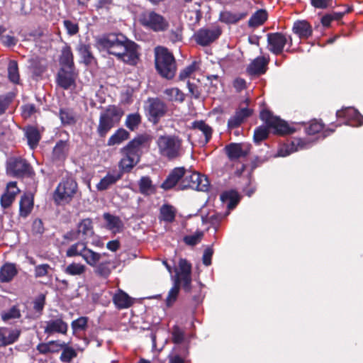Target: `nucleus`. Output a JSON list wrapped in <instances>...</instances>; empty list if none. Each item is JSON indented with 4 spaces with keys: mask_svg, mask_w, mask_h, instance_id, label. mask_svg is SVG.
Instances as JSON below:
<instances>
[{
    "mask_svg": "<svg viewBox=\"0 0 363 363\" xmlns=\"http://www.w3.org/2000/svg\"><path fill=\"white\" fill-rule=\"evenodd\" d=\"M97 44L109 54L116 56L124 62L136 65V44L130 42L121 33H108L96 40Z\"/></svg>",
    "mask_w": 363,
    "mask_h": 363,
    "instance_id": "1",
    "label": "nucleus"
},
{
    "mask_svg": "<svg viewBox=\"0 0 363 363\" xmlns=\"http://www.w3.org/2000/svg\"><path fill=\"white\" fill-rule=\"evenodd\" d=\"M121 153L123 156L118 163L119 170L113 169L108 172L96 184L98 191H102L107 190L112 185L119 181L125 172H130L135 164V158L136 157V138L132 139L128 143L121 149Z\"/></svg>",
    "mask_w": 363,
    "mask_h": 363,
    "instance_id": "2",
    "label": "nucleus"
},
{
    "mask_svg": "<svg viewBox=\"0 0 363 363\" xmlns=\"http://www.w3.org/2000/svg\"><path fill=\"white\" fill-rule=\"evenodd\" d=\"M259 118L265 123V125H259L254 130L253 140L257 145L268 138L270 131L275 135H285L294 133L295 128L280 118L274 116L268 109L260 111Z\"/></svg>",
    "mask_w": 363,
    "mask_h": 363,
    "instance_id": "3",
    "label": "nucleus"
},
{
    "mask_svg": "<svg viewBox=\"0 0 363 363\" xmlns=\"http://www.w3.org/2000/svg\"><path fill=\"white\" fill-rule=\"evenodd\" d=\"M191 264L184 258H180L178 267L174 268L175 275L172 278L173 286L169 291L166 298V305L171 306L177 299L180 287L184 291L189 293L191 290Z\"/></svg>",
    "mask_w": 363,
    "mask_h": 363,
    "instance_id": "4",
    "label": "nucleus"
},
{
    "mask_svg": "<svg viewBox=\"0 0 363 363\" xmlns=\"http://www.w3.org/2000/svg\"><path fill=\"white\" fill-rule=\"evenodd\" d=\"M159 154L169 161L181 157L184 153L183 140L176 135H165L157 141Z\"/></svg>",
    "mask_w": 363,
    "mask_h": 363,
    "instance_id": "5",
    "label": "nucleus"
},
{
    "mask_svg": "<svg viewBox=\"0 0 363 363\" xmlns=\"http://www.w3.org/2000/svg\"><path fill=\"white\" fill-rule=\"evenodd\" d=\"M155 65L157 72L163 78L171 79L175 76L176 60L167 48L158 46L155 48Z\"/></svg>",
    "mask_w": 363,
    "mask_h": 363,
    "instance_id": "6",
    "label": "nucleus"
},
{
    "mask_svg": "<svg viewBox=\"0 0 363 363\" xmlns=\"http://www.w3.org/2000/svg\"><path fill=\"white\" fill-rule=\"evenodd\" d=\"M124 114L123 109L115 105H109L101 113L96 132L100 138H105L107 133L119 123Z\"/></svg>",
    "mask_w": 363,
    "mask_h": 363,
    "instance_id": "7",
    "label": "nucleus"
},
{
    "mask_svg": "<svg viewBox=\"0 0 363 363\" xmlns=\"http://www.w3.org/2000/svg\"><path fill=\"white\" fill-rule=\"evenodd\" d=\"M78 189V185L72 178L63 179L56 187L52 199L57 205L69 203Z\"/></svg>",
    "mask_w": 363,
    "mask_h": 363,
    "instance_id": "8",
    "label": "nucleus"
},
{
    "mask_svg": "<svg viewBox=\"0 0 363 363\" xmlns=\"http://www.w3.org/2000/svg\"><path fill=\"white\" fill-rule=\"evenodd\" d=\"M138 21L143 26L156 33L166 31L169 26L168 21L163 16L152 10L142 12Z\"/></svg>",
    "mask_w": 363,
    "mask_h": 363,
    "instance_id": "9",
    "label": "nucleus"
},
{
    "mask_svg": "<svg viewBox=\"0 0 363 363\" xmlns=\"http://www.w3.org/2000/svg\"><path fill=\"white\" fill-rule=\"evenodd\" d=\"M267 48L275 55H282L283 58H286V55H283L284 47L288 45L289 48L286 52H292L291 48L293 45V40L291 35H288L281 32L269 33L267 35Z\"/></svg>",
    "mask_w": 363,
    "mask_h": 363,
    "instance_id": "10",
    "label": "nucleus"
},
{
    "mask_svg": "<svg viewBox=\"0 0 363 363\" xmlns=\"http://www.w3.org/2000/svg\"><path fill=\"white\" fill-rule=\"evenodd\" d=\"M7 172L16 178H33L35 175V171L30 163L21 157L14 158L9 162Z\"/></svg>",
    "mask_w": 363,
    "mask_h": 363,
    "instance_id": "11",
    "label": "nucleus"
},
{
    "mask_svg": "<svg viewBox=\"0 0 363 363\" xmlns=\"http://www.w3.org/2000/svg\"><path fill=\"white\" fill-rule=\"evenodd\" d=\"M67 257H82L87 264H94L99 257L98 252L87 247V242L79 241L72 244L66 251Z\"/></svg>",
    "mask_w": 363,
    "mask_h": 363,
    "instance_id": "12",
    "label": "nucleus"
},
{
    "mask_svg": "<svg viewBox=\"0 0 363 363\" xmlns=\"http://www.w3.org/2000/svg\"><path fill=\"white\" fill-rule=\"evenodd\" d=\"M222 34V30L219 26L213 28H200L195 33V40L201 46H207L216 41Z\"/></svg>",
    "mask_w": 363,
    "mask_h": 363,
    "instance_id": "13",
    "label": "nucleus"
},
{
    "mask_svg": "<svg viewBox=\"0 0 363 363\" xmlns=\"http://www.w3.org/2000/svg\"><path fill=\"white\" fill-rule=\"evenodd\" d=\"M251 145L243 143H231L224 147L230 161L234 162L245 157L250 154Z\"/></svg>",
    "mask_w": 363,
    "mask_h": 363,
    "instance_id": "14",
    "label": "nucleus"
},
{
    "mask_svg": "<svg viewBox=\"0 0 363 363\" xmlns=\"http://www.w3.org/2000/svg\"><path fill=\"white\" fill-rule=\"evenodd\" d=\"M99 257L94 264H89L94 268V273L99 277L107 279L112 271L116 268L115 262L111 259L101 260V255L98 252Z\"/></svg>",
    "mask_w": 363,
    "mask_h": 363,
    "instance_id": "15",
    "label": "nucleus"
},
{
    "mask_svg": "<svg viewBox=\"0 0 363 363\" xmlns=\"http://www.w3.org/2000/svg\"><path fill=\"white\" fill-rule=\"evenodd\" d=\"M77 73L76 67H60L57 73V82L64 89L75 84Z\"/></svg>",
    "mask_w": 363,
    "mask_h": 363,
    "instance_id": "16",
    "label": "nucleus"
},
{
    "mask_svg": "<svg viewBox=\"0 0 363 363\" xmlns=\"http://www.w3.org/2000/svg\"><path fill=\"white\" fill-rule=\"evenodd\" d=\"M76 51L80 57V63L84 64L86 67H96L98 65V60L92 52L90 44L80 42L76 48Z\"/></svg>",
    "mask_w": 363,
    "mask_h": 363,
    "instance_id": "17",
    "label": "nucleus"
},
{
    "mask_svg": "<svg viewBox=\"0 0 363 363\" xmlns=\"http://www.w3.org/2000/svg\"><path fill=\"white\" fill-rule=\"evenodd\" d=\"M44 333L48 335L54 333L66 335L68 331V324L63 320V315L58 314L55 319L45 322Z\"/></svg>",
    "mask_w": 363,
    "mask_h": 363,
    "instance_id": "18",
    "label": "nucleus"
},
{
    "mask_svg": "<svg viewBox=\"0 0 363 363\" xmlns=\"http://www.w3.org/2000/svg\"><path fill=\"white\" fill-rule=\"evenodd\" d=\"M336 116L339 120L342 119V122L335 125V128L342 124L352 125V121H359L360 118H363L359 112L352 107H347L337 111Z\"/></svg>",
    "mask_w": 363,
    "mask_h": 363,
    "instance_id": "19",
    "label": "nucleus"
},
{
    "mask_svg": "<svg viewBox=\"0 0 363 363\" xmlns=\"http://www.w3.org/2000/svg\"><path fill=\"white\" fill-rule=\"evenodd\" d=\"M148 113L152 121L157 123L167 110L166 104L158 98L149 99Z\"/></svg>",
    "mask_w": 363,
    "mask_h": 363,
    "instance_id": "20",
    "label": "nucleus"
},
{
    "mask_svg": "<svg viewBox=\"0 0 363 363\" xmlns=\"http://www.w3.org/2000/svg\"><path fill=\"white\" fill-rule=\"evenodd\" d=\"M185 173L186 169L184 167H174L162 183L160 187L165 191L173 189L179 182H181Z\"/></svg>",
    "mask_w": 363,
    "mask_h": 363,
    "instance_id": "21",
    "label": "nucleus"
},
{
    "mask_svg": "<svg viewBox=\"0 0 363 363\" xmlns=\"http://www.w3.org/2000/svg\"><path fill=\"white\" fill-rule=\"evenodd\" d=\"M311 143L301 138H294L278 150V155L286 157L300 150L308 147Z\"/></svg>",
    "mask_w": 363,
    "mask_h": 363,
    "instance_id": "22",
    "label": "nucleus"
},
{
    "mask_svg": "<svg viewBox=\"0 0 363 363\" xmlns=\"http://www.w3.org/2000/svg\"><path fill=\"white\" fill-rule=\"evenodd\" d=\"M24 137L30 150H35L39 145L42 134L39 128L33 125H28L23 128Z\"/></svg>",
    "mask_w": 363,
    "mask_h": 363,
    "instance_id": "23",
    "label": "nucleus"
},
{
    "mask_svg": "<svg viewBox=\"0 0 363 363\" xmlns=\"http://www.w3.org/2000/svg\"><path fill=\"white\" fill-rule=\"evenodd\" d=\"M269 62V57L259 56L256 57L247 67V71L250 75L264 74L267 69V65Z\"/></svg>",
    "mask_w": 363,
    "mask_h": 363,
    "instance_id": "24",
    "label": "nucleus"
},
{
    "mask_svg": "<svg viewBox=\"0 0 363 363\" xmlns=\"http://www.w3.org/2000/svg\"><path fill=\"white\" fill-rule=\"evenodd\" d=\"M252 113V109L247 107L237 109L235 114L228 121V129L238 128L245 121V120L251 116Z\"/></svg>",
    "mask_w": 363,
    "mask_h": 363,
    "instance_id": "25",
    "label": "nucleus"
},
{
    "mask_svg": "<svg viewBox=\"0 0 363 363\" xmlns=\"http://www.w3.org/2000/svg\"><path fill=\"white\" fill-rule=\"evenodd\" d=\"M20 192L16 182H10L7 184L6 191L2 194L0 203L3 208H9L15 201L16 195Z\"/></svg>",
    "mask_w": 363,
    "mask_h": 363,
    "instance_id": "26",
    "label": "nucleus"
},
{
    "mask_svg": "<svg viewBox=\"0 0 363 363\" xmlns=\"http://www.w3.org/2000/svg\"><path fill=\"white\" fill-rule=\"evenodd\" d=\"M292 31L301 40L308 39L313 35L311 25L306 20H298L294 23Z\"/></svg>",
    "mask_w": 363,
    "mask_h": 363,
    "instance_id": "27",
    "label": "nucleus"
},
{
    "mask_svg": "<svg viewBox=\"0 0 363 363\" xmlns=\"http://www.w3.org/2000/svg\"><path fill=\"white\" fill-rule=\"evenodd\" d=\"M249 14L247 9H242L238 13L230 11H223L219 14V21L225 24H236L240 21L245 18Z\"/></svg>",
    "mask_w": 363,
    "mask_h": 363,
    "instance_id": "28",
    "label": "nucleus"
},
{
    "mask_svg": "<svg viewBox=\"0 0 363 363\" xmlns=\"http://www.w3.org/2000/svg\"><path fill=\"white\" fill-rule=\"evenodd\" d=\"M325 125L321 121L317 119L311 120L305 131L307 135H313L323 130V137L326 138L335 132V128L324 129Z\"/></svg>",
    "mask_w": 363,
    "mask_h": 363,
    "instance_id": "29",
    "label": "nucleus"
},
{
    "mask_svg": "<svg viewBox=\"0 0 363 363\" xmlns=\"http://www.w3.org/2000/svg\"><path fill=\"white\" fill-rule=\"evenodd\" d=\"M59 62L60 67H75L74 54L71 46L67 43H65L61 50Z\"/></svg>",
    "mask_w": 363,
    "mask_h": 363,
    "instance_id": "30",
    "label": "nucleus"
},
{
    "mask_svg": "<svg viewBox=\"0 0 363 363\" xmlns=\"http://www.w3.org/2000/svg\"><path fill=\"white\" fill-rule=\"evenodd\" d=\"M191 128L194 130H199L203 134L204 139L199 141L202 145H206L211 139L213 129L204 121H194L191 123Z\"/></svg>",
    "mask_w": 363,
    "mask_h": 363,
    "instance_id": "31",
    "label": "nucleus"
},
{
    "mask_svg": "<svg viewBox=\"0 0 363 363\" xmlns=\"http://www.w3.org/2000/svg\"><path fill=\"white\" fill-rule=\"evenodd\" d=\"M50 344H55L57 347L62 349L60 359L63 362H70L72 359L77 357V353L74 349L68 347L65 342H60L59 340H51Z\"/></svg>",
    "mask_w": 363,
    "mask_h": 363,
    "instance_id": "32",
    "label": "nucleus"
},
{
    "mask_svg": "<svg viewBox=\"0 0 363 363\" xmlns=\"http://www.w3.org/2000/svg\"><path fill=\"white\" fill-rule=\"evenodd\" d=\"M200 178V174L197 172H191L186 169L185 176H183V179L179 184V189L184 190L187 189H194L197 188L199 184L196 185L195 181Z\"/></svg>",
    "mask_w": 363,
    "mask_h": 363,
    "instance_id": "33",
    "label": "nucleus"
},
{
    "mask_svg": "<svg viewBox=\"0 0 363 363\" xmlns=\"http://www.w3.org/2000/svg\"><path fill=\"white\" fill-rule=\"evenodd\" d=\"M104 219L106 222V228L113 233H121L123 228V223L118 216L109 213H104Z\"/></svg>",
    "mask_w": 363,
    "mask_h": 363,
    "instance_id": "34",
    "label": "nucleus"
},
{
    "mask_svg": "<svg viewBox=\"0 0 363 363\" xmlns=\"http://www.w3.org/2000/svg\"><path fill=\"white\" fill-rule=\"evenodd\" d=\"M268 18V13L265 9H258L250 18L247 26L251 28H257L262 26Z\"/></svg>",
    "mask_w": 363,
    "mask_h": 363,
    "instance_id": "35",
    "label": "nucleus"
},
{
    "mask_svg": "<svg viewBox=\"0 0 363 363\" xmlns=\"http://www.w3.org/2000/svg\"><path fill=\"white\" fill-rule=\"evenodd\" d=\"M113 301L118 309L127 308L133 303V298L121 289H118L114 294Z\"/></svg>",
    "mask_w": 363,
    "mask_h": 363,
    "instance_id": "36",
    "label": "nucleus"
},
{
    "mask_svg": "<svg viewBox=\"0 0 363 363\" xmlns=\"http://www.w3.org/2000/svg\"><path fill=\"white\" fill-rule=\"evenodd\" d=\"M18 274L16 264L6 263L0 269V281L1 283L10 282Z\"/></svg>",
    "mask_w": 363,
    "mask_h": 363,
    "instance_id": "37",
    "label": "nucleus"
},
{
    "mask_svg": "<svg viewBox=\"0 0 363 363\" xmlns=\"http://www.w3.org/2000/svg\"><path fill=\"white\" fill-rule=\"evenodd\" d=\"M33 208V199L27 194L21 196L19 201V216L26 218Z\"/></svg>",
    "mask_w": 363,
    "mask_h": 363,
    "instance_id": "38",
    "label": "nucleus"
},
{
    "mask_svg": "<svg viewBox=\"0 0 363 363\" xmlns=\"http://www.w3.org/2000/svg\"><path fill=\"white\" fill-rule=\"evenodd\" d=\"M69 150L67 141L59 140L52 150V159L57 161H63L66 159Z\"/></svg>",
    "mask_w": 363,
    "mask_h": 363,
    "instance_id": "39",
    "label": "nucleus"
},
{
    "mask_svg": "<svg viewBox=\"0 0 363 363\" xmlns=\"http://www.w3.org/2000/svg\"><path fill=\"white\" fill-rule=\"evenodd\" d=\"M129 132L123 128H120L118 130H116L115 133L108 138L107 141V145L113 146L116 145H120L123 141L129 139Z\"/></svg>",
    "mask_w": 363,
    "mask_h": 363,
    "instance_id": "40",
    "label": "nucleus"
},
{
    "mask_svg": "<svg viewBox=\"0 0 363 363\" xmlns=\"http://www.w3.org/2000/svg\"><path fill=\"white\" fill-rule=\"evenodd\" d=\"M59 116L63 125H73L77 123L76 114L71 108H60Z\"/></svg>",
    "mask_w": 363,
    "mask_h": 363,
    "instance_id": "41",
    "label": "nucleus"
},
{
    "mask_svg": "<svg viewBox=\"0 0 363 363\" xmlns=\"http://www.w3.org/2000/svg\"><path fill=\"white\" fill-rule=\"evenodd\" d=\"M77 231L79 235H82L84 239L88 236H91L94 233L92 220L89 218L82 219L77 224Z\"/></svg>",
    "mask_w": 363,
    "mask_h": 363,
    "instance_id": "42",
    "label": "nucleus"
},
{
    "mask_svg": "<svg viewBox=\"0 0 363 363\" xmlns=\"http://www.w3.org/2000/svg\"><path fill=\"white\" fill-rule=\"evenodd\" d=\"M222 201H228V208L233 209L240 202V196L239 194L235 190L225 191L220 195Z\"/></svg>",
    "mask_w": 363,
    "mask_h": 363,
    "instance_id": "43",
    "label": "nucleus"
},
{
    "mask_svg": "<svg viewBox=\"0 0 363 363\" xmlns=\"http://www.w3.org/2000/svg\"><path fill=\"white\" fill-rule=\"evenodd\" d=\"M176 211L170 204H164L160 209V219L167 223H172L175 220Z\"/></svg>",
    "mask_w": 363,
    "mask_h": 363,
    "instance_id": "44",
    "label": "nucleus"
},
{
    "mask_svg": "<svg viewBox=\"0 0 363 363\" xmlns=\"http://www.w3.org/2000/svg\"><path fill=\"white\" fill-rule=\"evenodd\" d=\"M7 69L9 81L14 84H18L20 83V74L17 61L13 60H10Z\"/></svg>",
    "mask_w": 363,
    "mask_h": 363,
    "instance_id": "45",
    "label": "nucleus"
},
{
    "mask_svg": "<svg viewBox=\"0 0 363 363\" xmlns=\"http://www.w3.org/2000/svg\"><path fill=\"white\" fill-rule=\"evenodd\" d=\"M140 192L149 196L155 192V188L150 177H142L139 182Z\"/></svg>",
    "mask_w": 363,
    "mask_h": 363,
    "instance_id": "46",
    "label": "nucleus"
},
{
    "mask_svg": "<svg viewBox=\"0 0 363 363\" xmlns=\"http://www.w3.org/2000/svg\"><path fill=\"white\" fill-rule=\"evenodd\" d=\"M153 138L154 137L150 132L138 134V152L140 149H145L146 151H148Z\"/></svg>",
    "mask_w": 363,
    "mask_h": 363,
    "instance_id": "47",
    "label": "nucleus"
},
{
    "mask_svg": "<svg viewBox=\"0 0 363 363\" xmlns=\"http://www.w3.org/2000/svg\"><path fill=\"white\" fill-rule=\"evenodd\" d=\"M164 94L169 101L183 102L185 99L184 94L176 87L166 89Z\"/></svg>",
    "mask_w": 363,
    "mask_h": 363,
    "instance_id": "48",
    "label": "nucleus"
},
{
    "mask_svg": "<svg viewBox=\"0 0 363 363\" xmlns=\"http://www.w3.org/2000/svg\"><path fill=\"white\" fill-rule=\"evenodd\" d=\"M86 271V266L81 263L72 262L64 269L66 274L77 276L83 274Z\"/></svg>",
    "mask_w": 363,
    "mask_h": 363,
    "instance_id": "49",
    "label": "nucleus"
},
{
    "mask_svg": "<svg viewBox=\"0 0 363 363\" xmlns=\"http://www.w3.org/2000/svg\"><path fill=\"white\" fill-rule=\"evenodd\" d=\"M21 313L17 306H13L8 311H4L1 313V318L4 322H8L11 319L20 318Z\"/></svg>",
    "mask_w": 363,
    "mask_h": 363,
    "instance_id": "50",
    "label": "nucleus"
},
{
    "mask_svg": "<svg viewBox=\"0 0 363 363\" xmlns=\"http://www.w3.org/2000/svg\"><path fill=\"white\" fill-rule=\"evenodd\" d=\"M89 318L86 316H81L71 323V327L73 330V334L78 331H84L88 326Z\"/></svg>",
    "mask_w": 363,
    "mask_h": 363,
    "instance_id": "51",
    "label": "nucleus"
},
{
    "mask_svg": "<svg viewBox=\"0 0 363 363\" xmlns=\"http://www.w3.org/2000/svg\"><path fill=\"white\" fill-rule=\"evenodd\" d=\"M63 25L67 30V33L70 36L75 35L79 31V24L70 20H64Z\"/></svg>",
    "mask_w": 363,
    "mask_h": 363,
    "instance_id": "52",
    "label": "nucleus"
},
{
    "mask_svg": "<svg viewBox=\"0 0 363 363\" xmlns=\"http://www.w3.org/2000/svg\"><path fill=\"white\" fill-rule=\"evenodd\" d=\"M7 332L5 333L8 345L13 344L19 338L21 330L20 329H10L7 328Z\"/></svg>",
    "mask_w": 363,
    "mask_h": 363,
    "instance_id": "53",
    "label": "nucleus"
},
{
    "mask_svg": "<svg viewBox=\"0 0 363 363\" xmlns=\"http://www.w3.org/2000/svg\"><path fill=\"white\" fill-rule=\"evenodd\" d=\"M184 340V332L178 326L172 328V340L174 344H180Z\"/></svg>",
    "mask_w": 363,
    "mask_h": 363,
    "instance_id": "54",
    "label": "nucleus"
},
{
    "mask_svg": "<svg viewBox=\"0 0 363 363\" xmlns=\"http://www.w3.org/2000/svg\"><path fill=\"white\" fill-rule=\"evenodd\" d=\"M51 267L48 264H41L35 267L34 275L35 278H41L47 276Z\"/></svg>",
    "mask_w": 363,
    "mask_h": 363,
    "instance_id": "55",
    "label": "nucleus"
},
{
    "mask_svg": "<svg viewBox=\"0 0 363 363\" xmlns=\"http://www.w3.org/2000/svg\"><path fill=\"white\" fill-rule=\"evenodd\" d=\"M45 305V295L41 294L33 301V309L35 312L42 314Z\"/></svg>",
    "mask_w": 363,
    "mask_h": 363,
    "instance_id": "56",
    "label": "nucleus"
},
{
    "mask_svg": "<svg viewBox=\"0 0 363 363\" xmlns=\"http://www.w3.org/2000/svg\"><path fill=\"white\" fill-rule=\"evenodd\" d=\"M196 185L199 184L197 188H194V190L207 191L209 189L210 183L206 177L200 174V178L195 181Z\"/></svg>",
    "mask_w": 363,
    "mask_h": 363,
    "instance_id": "57",
    "label": "nucleus"
},
{
    "mask_svg": "<svg viewBox=\"0 0 363 363\" xmlns=\"http://www.w3.org/2000/svg\"><path fill=\"white\" fill-rule=\"evenodd\" d=\"M22 115L25 118H30L38 110L33 104H26L21 106Z\"/></svg>",
    "mask_w": 363,
    "mask_h": 363,
    "instance_id": "58",
    "label": "nucleus"
},
{
    "mask_svg": "<svg viewBox=\"0 0 363 363\" xmlns=\"http://www.w3.org/2000/svg\"><path fill=\"white\" fill-rule=\"evenodd\" d=\"M169 38L173 43L182 41V28L178 26L176 29H172L169 33Z\"/></svg>",
    "mask_w": 363,
    "mask_h": 363,
    "instance_id": "59",
    "label": "nucleus"
},
{
    "mask_svg": "<svg viewBox=\"0 0 363 363\" xmlns=\"http://www.w3.org/2000/svg\"><path fill=\"white\" fill-rule=\"evenodd\" d=\"M311 4L314 8L320 9L333 7V0H311Z\"/></svg>",
    "mask_w": 363,
    "mask_h": 363,
    "instance_id": "60",
    "label": "nucleus"
},
{
    "mask_svg": "<svg viewBox=\"0 0 363 363\" xmlns=\"http://www.w3.org/2000/svg\"><path fill=\"white\" fill-rule=\"evenodd\" d=\"M196 71L195 62L191 63L190 65L186 67L179 73V79L183 80L189 77L193 72Z\"/></svg>",
    "mask_w": 363,
    "mask_h": 363,
    "instance_id": "61",
    "label": "nucleus"
},
{
    "mask_svg": "<svg viewBox=\"0 0 363 363\" xmlns=\"http://www.w3.org/2000/svg\"><path fill=\"white\" fill-rule=\"evenodd\" d=\"M213 255V249L212 247H208L205 249L202 257L203 264L205 266H210L211 264V259Z\"/></svg>",
    "mask_w": 363,
    "mask_h": 363,
    "instance_id": "62",
    "label": "nucleus"
},
{
    "mask_svg": "<svg viewBox=\"0 0 363 363\" xmlns=\"http://www.w3.org/2000/svg\"><path fill=\"white\" fill-rule=\"evenodd\" d=\"M43 223L41 219L36 218L33 220L32 225V232L33 234L42 235L44 233Z\"/></svg>",
    "mask_w": 363,
    "mask_h": 363,
    "instance_id": "63",
    "label": "nucleus"
},
{
    "mask_svg": "<svg viewBox=\"0 0 363 363\" xmlns=\"http://www.w3.org/2000/svg\"><path fill=\"white\" fill-rule=\"evenodd\" d=\"M12 101V96L9 95L0 96V116L4 114Z\"/></svg>",
    "mask_w": 363,
    "mask_h": 363,
    "instance_id": "64",
    "label": "nucleus"
}]
</instances>
